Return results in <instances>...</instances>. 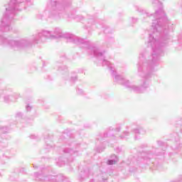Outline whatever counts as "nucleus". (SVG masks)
I'll use <instances>...</instances> for the list:
<instances>
[{
    "instance_id": "nucleus-29",
    "label": "nucleus",
    "mask_w": 182,
    "mask_h": 182,
    "mask_svg": "<svg viewBox=\"0 0 182 182\" xmlns=\"http://www.w3.org/2000/svg\"><path fill=\"white\" fill-rule=\"evenodd\" d=\"M50 148H52V145L47 144L46 149H50Z\"/></svg>"
},
{
    "instance_id": "nucleus-36",
    "label": "nucleus",
    "mask_w": 182,
    "mask_h": 182,
    "mask_svg": "<svg viewBox=\"0 0 182 182\" xmlns=\"http://www.w3.org/2000/svg\"><path fill=\"white\" fill-rule=\"evenodd\" d=\"M130 127H127V129H129Z\"/></svg>"
},
{
    "instance_id": "nucleus-8",
    "label": "nucleus",
    "mask_w": 182,
    "mask_h": 182,
    "mask_svg": "<svg viewBox=\"0 0 182 182\" xmlns=\"http://www.w3.org/2000/svg\"><path fill=\"white\" fill-rule=\"evenodd\" d=\"M119 161V158L116 155H112L111 159H109L107 162L108 166H112V164H116Z\"/></svg>"
},
{
    "instance_id": "nucleus-20",
    "label": "nucleus",
    "mask_w": 182,
    "mask_h": 182,
    "mask_svg": "<svg viewBox=\"0 0 182 182\" xmlns=\"http://www.w3.org/2000/svg\"><path fill=\"white\" fill-rule=\"evenodd\" d=\"M121 130H122V127H118L115 128L114 132H116L117 133H119V132H121Z\"/></svg>"
},
{
    "instance_id": "nucleus-31",
    "label": "nucleus",
    "mask_w": 182,
    "mask_h": 182,
    "mask_svg": "<svg viewBox=\"0 0 182 182\" xmlns=\"http://www.w3.org/2000/svg\"><path fill=\"white\" fill-rule=\"evenodd\" d=\"M181 39H182V36H178V41H181Z\"/></svg>"
},
{
    "instance_id": "nucleus-25",
    "label": "nucleus",
    "mask_w": 182,
    "mask_h": 182,
    "mask_svg": "<svg viewBox=\"0 0 182 182\" xmlns=\"http://www.w3.org/2000/svg\"><path fill=\"white\" fill-rule=\"evenodd\" d=\"M116 151L117 153H120L122 151V149H120V148H117Z\"/></svg>"
},
{
    "instance_id": "nucleus-16",
    "label": "nucleus",
    "mask_w": 182,
    "mask_h": 182,
    "mask_svg": "<svg viewBox=\"0 0 182 182\" xmlns=\"http://www.w3.org/2000/svg\"><path fill=\"white\" fill-rule=\"evenodd\" d=\"M104 33H112V29L110 28L107 27L104 30Z\"/></svg>"
},
{
    "instance_id": "nucleus-15",
    "label": "nucleus",
    "mask_w": 182,
    "mask_h": 182,
    "mask_svg": "<svg viewBox=\"0 0 182 182\" xmlns=\"http://www.w3.org/2000/svg\"><path fill=\"white\" fill-rule=\"evenodd\" d=\"M69 18H74V19H76V21H83V16H79L76 15L75 16H68Z\"/></svg>"
},
{
    "instance_id": "nucleus-30",
    "label": "nucleus",
    "mask_w": 182,
    "mask_h": 182,
    "mask_svg": "<svg viewBox=\"0 0 182 182\" xmlns=\"http://www.w3.org/2000/svg\"><path fill=\"white\" fill-rule=\"evenodd\" d=\"M36 137H37V136H35V135H31V139H36Z\"/></svg>"
},
{
    "instance_id": "nucleus-39",
    "label": "nucleus",
    "mask_w": 182,
    "mask_h": 182,
    "mask_svg": "<svg viewBox=\"0 0 182 182\" xmlns=\"http://www.w3.org/2000/svg\"><path fill=\"white\" fill-rule=\"evenodd\" d=\"M69 144V146H72V144Z\"/></svg>"
},
{
    "instance_id": "nucleus-22",
    "label": "nucleus",
    "mask_w": 182,
    "mask_h": 182,
    "mask_svg": "<svg viewBox=\"0 0 182 182\" xmlns=\"http://www.w3.org/2000/svg\"><path fill=\"white\" fill-rule=\"evenodd\" d=\"M132 21L133 23H136V22H137V18H134L132 17Z\"/></svg>"
},
{
    "instance_id": "nucleus-5",
    "label": "nucleus",
    "mask_w": 182,
    "mask_h": 182,
    "mask_svg": "<svg viewBox=\"0 0 182 182\" xmlns=\"http://www.w3.org/2000/svg\"><path fill=\"white\" fill-rule=\"evenodd\" d=\"M93 176V173L89 168H85L83 171H81L79 175V180H85V178H89V177Z\"/></svg>"
},
{
    "instance_id": "nucleus-24",
    "label": "nucleus",
    "mask_w": 182,
    "mask_h": 182,
    "mask_svg": "<svg viewBox=\"0 0 182 182\" xmlns=\"http://www.w3.org/2000/svg\"><path fill=\"white\" fill-rule=\"evenodd\" d=\"M159 146H163V142L161 141H157Z\"/></svg>"
},
{
    "instance_id": "nucleus-1",
    "label": "nucleus",
    "mask_w": 182,
    "mask_h": 182,
    "mask_svg": "<svg viewBox=\"0 0 182 182\" xmlns=\"http://www.w3.org/2000/svg\"><path fill=\"white\" fill-rule=\"evenodd\" d=\"M32 0H11L9 4L5 6L6 12L3 15V18L0 21V45H6L10 46L12 49H25L33 45V43H42L46 42V39H58V38H64L68 43H75L84 49H87L90 55L95 56L98 60L99 63L102 66H107L110 69L112 77L114 82L122 85L129 89V80L124 79L123 76L117 75L116 69L111 64L109 60H106L105 53L106 51L100 50L97 47L93 46V43L89 40H85L82 38L77 37L73 34L62 33V30L59 28H55L53 31H42L37 34L33 35L31 40L28 38H21L18 41L5 38L4 37V32H9L12 31L11 22L14 19V16L16 15L18 11L26 9V3L27 5H32Z\"/></svg>"
},
{
    "instance_id": "nucleus-38",
    "label": "nucleus",
    "mask_w": 182,
    "mask_h": 182,
    "mask_svg": "<svg viewBox=\"0 0 182 182\" xmlns=\"http://www.w3.org/2000/svg\"><path fill=\"white\" fill-rule=\"evenodd\" d=\"M68 5H70V2L68 3Z\"/></svg>"
},
{
    "instance_id": "nucleus-37",
    "label": "nucleus",
    "mask_w": 182,
    "mask_h": 182,
    "mask_svg": "<svg viewBox=\"0 0 182 182\" xmlns=\"http://www.w3.org/2000/svg\"><path fill=\"white\" fill-rule=\"evenodd\" d=\"M64 5H67V4H66V3H64Z\"/></svg>"
},
{
    "instance_id": "nucleus-4",
    "label": "nucleus",
    "mask_w": 182,
    "mask_h": 182,
    "mask_svg": "<svg viewBox=\"0 0 182 182\" xmlns=\"http://www.w3.org/2000/svg\"><path fill=\"white\" fill-rule=\"evenodd\" d=\"M107 181V173L100 172L94 173V178L90 182H106Z\"/></svg>"
},
{
    "instance_id": "nucleus-11",
    "label": "nucleus",
    "mask_w": 182,
    "mask_h": 182,
    "mask_svg": "<svg viewBox=\"0 0 182 182\" xmlns=\"http://www.w3.org/2000/svg\"><path fill=\"white\" fill-rule=\"evenodd\" d=\"M63 152L65 154H70V156H73V154H76V153H77V151H75L70 148H65L63 149Z\"/></svg>"
},
{
    "instance_id": "nucleus-33",
    "label": "nucleus",
    "mask_w": 182,
    "mask_h": 182,
    "mask_svg": "<svg viewBox=\"0 0 182 182\" xmlns=\"http://www.w3.org/2000/svg\"><path fill=\"white\" fill-rule=\"evenodd\" d=\"M5 144H4V146L6 147V146H8V143L7 142H4Z\"/></svg>"
},
{
    "instance_id": "nucleus-35",
    "label": "nucleus",
    "mask_w": 182,
    "mask_h": 182,
    "mask_svg": "<svg viewBox=\"0 0 182 182\" xmlns=\"http://www.w3.org/2000/svg\"><path fill=\"white\" fill-rule=\"evenodd\" d=\"M109 130H113V128L110 127V128H109Z\"/></svg>"
},
{
    "instance_id": "nucleus-14",
    "label": "nucleus",
    "mask_w": 182,
    "mask_h": 182,
    "mask_svg": "<svg viewBox=\"0 0 182 182\" xmlns=\"http://www.w3.org/2000/svg\"><path fill=\"white\" fill-rule=\"evenodd\" d=\"M76 80H77V75H76V73H74L70 76V82H71L72 83H75Z\"/></svg>"
},
{
    "instance_id": "nucleus-7",
    "label": "nucleus",
    "mask_w": 182,
    "mask_h": 182,
    "mask_svg": "<svg viewBox=\"0 0 182 182\" xmlns=\"http://www.w3.org/2000/svg\"><path fill=\"white\" fill-rule=\"evenodd\" d=\"M132 133L135 134L134 139L137 140V136H139V134H145L146 131L143 129V128L138 127L132 130Z\"/></svg>"
},
{
    "instance_id": "nucleus-2",
    "label": "nucleus",
    "mask_w": 182,
    "mask_h": 182,
    "mask_svg": "<svg viewBox=\"0 0 182 182\" xmlns=\"http://www.w3.org/2000/svg\"><path fill=\"white\" fill-rule=\"evenodd\" d=\"M51 11L48 12V18L59 21L62 18H66L64 16L65 6L60 4V1L58 0H51L50 2Z\"/></svg>"
},
{
    "instance_id": "nucleus-27",
    "label": "nucleus",
    "mask_w": 182,
    "mask_h": 182,
    "mask_svg": "<svg viewBox=\"0 0 182 182\" xmlns=\"http://www.w3.org/2000/svg\"><path fill=\"white\" fill-rule=\"evenodd\" d=\"M67 161L70 162V161H73V159L70 158V159H67Z\"/></svg>"
},
{
    "instance_id": "nucleus-21",
    "label": "nucleus",
    "mask_w": 182,
    "mask_h": 182,
    "mask_svg": "<svg viewBox=\"0 0 182 182\" xmlns=\"http://www.w3.org/2000/svg\"><path fill=\"white\" fill-rule=\"evenodd\" d=\"M22 116H23L22 112H17L16 114V117H22Z\"/></svg>"
},
{
    "instance_id": "nucleus-41",
    "label": "nucleus",
    "mask_w": 182,
    "mask_h": 182,
    "mask_svg": "<svg viewBox=\"0 0 182 182\" xmlns=\"http://www.w3.org/2000/svg\"><path fill=\"white\" fill-rule=\"evenodd\" d=\"M178 182H181V181H178Z\"/></svg>"
},
{
    "instance_id": "nucleus-40",
    "label": "nucleus",
    "mask_w": 182,
    "mask_h": 182,
    "mask_svg": "<svg viewBox=\"0 0 182 182\" xmlns=\"http://www.w3.org/2000/svg\"><path fill=\"white\" fill-rule=\"evenodd\" d=\"M21 170H22V171H23V168H22Z\"/></svg>"
},
{
    "instance_id": "nucleus-12",
    "label": "nucleus",
    "mask_w": 182,
    "mask_h": 182,
    "mask_svg": "<svg viewBox=\"0 0 182 182\" xmlns=\"http://www.w3.org/2000/svg\"><path fill=\"white\" fill-rule=\"evenodd\" d=\"M113 136V134L110 132V131H109L108 132H107V133H104L103 134H100V137H98V138H97V140H104L105 139V138H106V137H107V136Z\"/></svg>"
},
{
    "instance_id": "nucleus-17",
    "label": "nucleus",
    "mask_w": 182,
    "mask_h": 182,
    "mask_svg": "<svg viewBox=\"0 0 182 182\" xmlns=\"http://www.w3.org/2000/svg\"><path fill=\"white\" fill-rule=\"evenodd\" d=\"M57 166H59L60 167H62V166H65V161H62L60 163V159H59V161L57 162Z\"/></svg>"
},
{
    "instance_id": "nucleus-10",
    "label": "nucleus",
    "mask_w": 182,
    "mask_h": 182,
    "mask_svg": "<svg viewBox=\"0 0 182 182\" xmlns=\"http://www.w3.org/2000/svg\"><path fill=\"white\" fill-rule=\"evenodd\" d=\"M130 137V132L125 131L122 132V134L119 136L121 140H127Z\"/></svg>"
},
{
    "instance_id": "nucleus-34",
    "label": "nucleus",
    "mask_w": 182,
    "mask_h": 182,
    "mask_svg": "<svg viewBox=\"0 0 182 182\" xmlns=\"http://www.w3.org/2000/svg\"><path fill=\"white\" fill-rule=\"evenodd\" d=\"M1 146H4V143L1 142Z\"/></svg>"
},
{
    "instance_id": "nucleus-19",
    "label": "nucleus",
    "mask_w": 182,
    "mask_h": 182,
    "mask_svg": "<svg viewBox=\"0 0 182 182\" xmlns=\"http://www.w3.org/2000/svg\"><path fill=\"white\" fill-rule=\"evenodd\" d=\"M26 109L27 112H31V110H32V107L26 105Z\"/></svg>"
},
{
    "instance_id": "nucleus-23",
    "label": "nucleus",
    "mask_w": 182,
    "mask_h": 182,
    "mask_svg": "<svg viewBox=\"0 0 182 182\" xmlns=\"http://www.w3.org/2000/svg\"><path fill=\"white\" fill-rule=\"evenodd\" d=\"M103 150H105V148H103V149H97V151L98 152V153H102V151H103Z\"/></svg>"
},
{
    "instance_id": "nucleus-18",
    "label": "nucleus",
    "mask_w": 182,
    "mask_h": 182,
    "mask_svg": "<svg viewBox=\"0 0 182 182\" xmlns=\"http://www.w3.org/2000/svg\"><path fill=\"white\" fill-rule=\"evenodd\" d=\"M77 95H83V90L78 88L77 90Z\"/></svg>"
},
{
    "instance_id": "nucleus-26",
    "label": "nucleus",
    "mask_w": 182,
    "mask_h": 182,
    "mask_svg": "<svg viewBox=\"0 0 182 182\" xmlns=\"http://www.w3.org/2000/svg\"><path fill=\"white\" fill-rule=\"evenodd\" d=\"M134 159H136L137 161H140V156H138L137 158L136 156H134Z\"/></svg>"
},
{
    "instance_id": "nucleus-3",
    "label": "nucleus",
    "mask_w": 182,
    "mask_h": 182,
    "mask_svg": "<svg viewBox=\"0 0 182 182\" xmlns=\"http://www.w3.org/2000/svg\"><path fill=\"white\" fill-rule=\"evenodd\" d=\"M141 158V163L147 164L148 161H150L151 159H153L154 156H160L161 152L159 151V149L152 146V151H142L139 154Z\"/></svg>"
},
{
    "instance_id": "nucleus-32",
    "label": "nucleus",
    "mask_w": 182,
    "mask_h": 182,
    "mask_svg": "<svg viewBox=\"0 0 182 182\" xmlns=\"http://www.w3.org/2000/svg\"><path fill=\"white\" fill-rule=\"evenodd\" d=\"M33 168H38V166L33 165Z\"/></svg>"
},
{
    "instance_id": "nucleus-6",
    "label": "nucleus",
    "mask_w": 182,
    "mask_h": 182,
    "mask_svg": "<svg viewBox=\"0 0 182 182\" xmlns=\"http://www.w3.org/2000/svg\"><path fill=\"white\" fill-rule=\"evenodd\" d=\"M0 93H2V91L0 90ZM18 99V97H16L15 95H6L3 97V98L1 97L0 95V102H5V103H11V102H15Z\"/></svg>"
},
{
    "instance_id": "nucleus-13",
    "label": "nucleus",
    "mask_w": 182,
    "mask_h": 182,
    "mask_svg": "<svg viewBox=\"0 0 182 182\" xmlns=\"http://www.w3.org/2000/svg\"><path fill=\"white\" fill-rule=\"evenodd\" d=\"M18 173H14L10 176V181H18Z\"/></svg>"
},
{
    "instance_id": "nucleus-28",
    "label": "nucleus",
    "mask_w": 182,
    "mask_h": 182,
    "mask_svg": "<svg viewBox=\"0 0 182 182\" xmlns=\"http://www.w3.org/2000/svg\"><path fill=\"white\" fill-rule=\"evenodd\" d=\"M93 22H95V21L93 19H90L88 21V23H93Z\"/></svg>"
},
{
    "instance_id": "nucleus-9",
    "label": "nucleus",
    "mask_w": 182,
    "mask_h": 182,
    "mask_svg": "<svg viewBox=\"0 0 182 182\" xmlns=\"http://www.w3.org/2000/svg\"><path fill=\"white\" fill-rule=\"evenodd\" d=\"M58 66V71L61 72L62 73H65V75H68V67L66 65L57 64Z\"/></svg>"
}]
</instances>
